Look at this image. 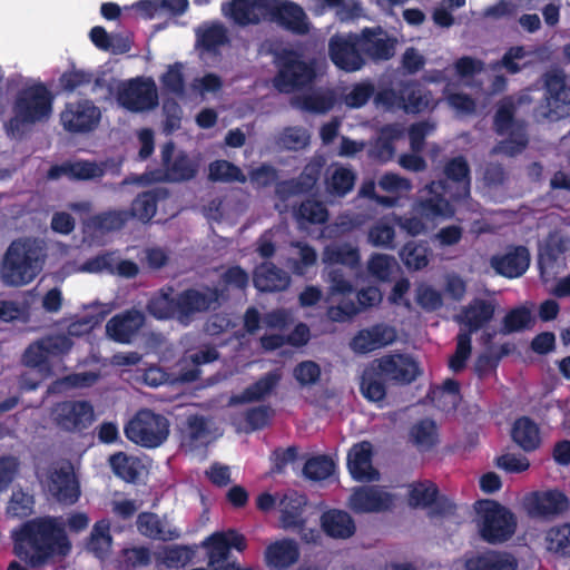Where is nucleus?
Returning a JSON list of instances; mask_svg holds the SVG:
<instances>
[{
	"label": "nucleus",
	"instance_id": "7ed1b4c3",
	"mask_svg": "<svg viewBox=\"0 0 570 570\" xmlns=\"http://www.w3.org/2000/svg\"><path fill=\"white\" fill-rule=\"evenodd\" d=\"M277 72L274 87L282 94H292L312 87L317 78V61L306 59L302 50L284 47L274 52Z\"/></svg>",
	"mask_w": 570,
	"mask_h": 570
},
{
	"label": "nucleus",
	"instance_id": "473e14b6",
	"mask_svg": "<svg viewBox=\"0 0 570 570\" xmlns=\"http://www.w3.org/2000/svg\"><path fill=\"white\" fill-rule=\"evenodd\" d=\"M168 191L165 188H154L139 193L127 209L129 219H137L144 224L149 223L156 215L160 200L166 199Z\"/></svg>",
	"mask_w": 570,
	"mask_h": 570
},
{
	"label": "nucleus",
	"instance_id": "dca6fc26",
	"mask_svg": "<svg viewBox=\"0 0 570 570\" xmlns=\"http://www.w3.org/2000/svg\"><path fill=\"white\" fill-rule=\"evenodd\" d=\"M46 485L51 495L62 503L73 504L80 497L79 483L69 461L49 466Z\"/></svg>",
	"mask_w": 570,
	"mask_h": 570
},
{
	"label": "nucleus",
	"instance_id": "4468645a",
	"mask_svg": "<svg viewBox=\"0 0 570 570\" xmlns=\"http://www.w3.org/2000/svg\"><path fill=\"white\" fill-rule=\"evenodd\" d=\"M101 118L100 109L89 99L67 102L60 114L63 128L72 134L92 131Z\"/></svg>",
	"mask_w": 570,
	"mask_h": 570
},
{
	"label": "nucleus",
	"instance_id": "c85d7f7f",
	"mask_svg": "<svg viewBox=\"0 0 570 570\" xmlns=\"http://www.w3.org/2000/svg\"><path fill=\"white\" fill-rule=\"evenodd\" d=\"M357 40L361 46L363 57L374 61L389 60L394 56L395 40L387 37L381 27L376 29L365 28Z\"/></svg>",
	"mask_w": 570,
	"mask_h": 570
},
{
	"label": "nucleus",
	"instance_id": "a18cd8bd",
	"mask_svg": "<svg viewBox=\"0 0 570 570\" xmlns=\"http://www.w3.org/2000/svg\"><path fill=\"white\" fill-rule=\"evenodd\" d=\"M99 376L94 372L71 373L55 380L48 387V393L60 394L73 389L92 386Z\"/></svg>",
	"mask_w": 570,
	"mask_h": 570
},
{
	"label": "nucleus",
	"instance_id": "5701e85b",
	"mask_svg": "<svg viewBox=\"0 0 570 570\" xmlns=\"http://www.w3.org/2000/svg\"><path fill=\"white\" fill-rule=\"evenodd\" d=\"M269 0H230L223 2L222 12L236 24L246 27L266 20Z\"/></svg>",
	"mask_w": 570,
	"mask_h": 570
},
{
	"label": "nucleus",
	"instance_id": "09e8293b",
	"mask_svg": "<svg viewBox=\"0 0 570 570\" xmlns=\"http://www.w3.org/2000/svg\"><path fill=\"white\" fill-rule=\"evenodd\" d=\"M248 284L249 275L243 267L239 265L227 267L219 276V285L222 286L219 289L223 291L220 299H226L228 297L226 292L230 289L244 292Z\"/></svg>",
	"mask_w": 570,
	"mask_h": 570
},
{
	"label": "nucleus",
	"instance_id": "69168bd1",
	"mask_svg": "<svg viewBox=\"0 0 570 570\" xmlns=\"http://www.w3.org/2000/svg\"><path fill=\"white\" fill-rule=\"evenodd\" d=\"M394 238V227L383 222H377L368 230V242L375 247L393 249Z\"/></svg>",
	"mask_w": 570,
	"mask_h": 570
},
{
	"label": "nucleus",
	"instance_id": "5fc2aeb1",
	"mask_svg": "<svg viewBox=\"0 0 570 570\" xmlns=\"http://www.w3.org/2000/svg\"><path fill=\"white\" fill-rule=\"evenodd\" d=\"M335 471V463L328 455H316L308 459L303 468V474L312 481L328 479Z\"/></svg>",
	"mask_w": 570,
	"mask_h": 570
},
{
	"label": "nucleus",
	"instance_id": "6e6d98bb",
	"mask_svg": "<svg viewBox=\"0 0 570 570\" xmlns=\"http://www.w3.org/2000/svg\"><path fill=\"white\" fill-rule=\"evenodd\" d=\"M508 137L499 144V150L507 156L521 154L529 144L525 125L520 122L507 132Z\"/></svg>",
	"mask_w": 570,
	"mask_h": 570
},
{
	"label": "nucleus",
	"instance_id": "f03ea898",
	"mask_svg": "<svg viewBox=\"0 0 570 570\" xmlns=\"http://www.w3.org/2000/svg\"><path fill=\"white\" fill-rule=\"evenodd\" d=\"M222 296L217 286H205L202 291L190 287L176 295L161 293L148 302L147 311L157 320H175L188 326L197 314L217 309Z\"/></svg>",
	"mask_w": 570,
	"mask_h": 570
},
{
	"label": "nucleus",
	"instance_id": "6ab92c4d",
	"mask_svg": "<svg viewBox=\"0 0 570 570\" xmlns=\"http://www.w3.org/2000/svg\"><path fill=\"white\" fill-rule=\"evenodd\" d=\"M524 508L531 517L553 518L569 510L570 500L558 489L534 491L524 498Z\"/></svg>",
	"mask_w": 570,
	"mask_h": 570
},
{
	"label": "nucleus",
	"instance_id": "f704fd0d",
	"mask_svg": "<svg viewBox=\"0 0 570 570\" xmlns=\"http://www.w3.org/2000/svg\"><path fill=\"white\" fill-rule=\"evenodd\" d=\"M253 282L259 292H281L288 287L289 276L275 264L264 262L255 268Z\"/></svg>",
	"mask_w": 570,
	"mask_h": 570
},
{
	"label": "nucleus",
	"instance_id": "c03bdc74",
	"mask_svg": "<svg viewBox=\"0 0 570 570\" xmlns=\"http://www.w3.org/2000/svg\"><path fill=\"white\" fill-rule=\"evenodd\" d=\"M410 441L420 451H430L439 442L436 424L431 419H423L413 424L409 432Z\"/></svg>",
	"mask_w": 570,
	"mask_h": 570
},
{
	"label": "nucleus",
	"instance_id": "e433bc0d",
	"mask_svg": "<svg viewBox=\"0 0 570 570\" xmlns=\"http://www.w3.org/2000/svg\"><path fill=\"white\" fill-rule=\"evenodd\" d=\"M321 527L324 533L333 539H348L356 531L354 519L346 511L338 509L323 512Z\"/></svg>",
	"mask_w": 570,
	"mask_h": 570
},
{
	"label": "nucleus",
	"instance_id": "1a4fd4ad",
	"mask_svg": "<svg viewBox=\"0 0 570 570\" xmlns=\"http://www.w3.org/2000/svg\"><path fill=\"white\" fill-rule=\"evenodd\" d=\"M116 99L119 106L130 112L148 111L158 106L157 88L150 78L136 77L121 82Z\"/></svg>",
	"mask_w": 570,
	"mask_h": 570
},
{
	"label": "nucleus",
	"instance_id": "423d86ee",
	"mask_svg": "<svg viewBox=\"0 0 570 570\" xmlns=\"http://www.w3.org/2000/svg\"><path fill=\"white\" fill-rule=\"evenodd\" d=\"M479 515V533L489 544H500L510 540L515 533L518 520L515 514L494 500H479L475 503Z\"/></svg>",
	"mask_w": 570,
	"mask_h": 570
},
{
	"label": "nucleus",
	"instance_id": "4c0bfd02",
	"mask_svg": "<svg viewBox=\"0 0 570 570\" xmlns=\"http://www.w3.org/2000/svg\"><path fill=\"white\" fill-rule=\"evenodd\" d=\"M307 505V498L305 494L297 491H288L283 495L279 502V522L284 530L294 529L295 525H302L304 518V510Z\"/></svg>",
	"mask_w": 570,
	"mask_h": 570
},
{
	"label": "nucleus",
	"instance_id": "49530a36",
	"mask_svg": "<svg viewBox=\"0 0 570 570\" xmlns=\"http://www.w3.org/2000/svg\"><path fill=\"white\" fill-rule=\"evenodd\" d=\"M547 549L560 557H570V522L551 527L546 533Z\"/></svg>",
	"mask_w": 570,
	"mask_h": 570
},
{
	"label": "nucleus",
	"instance_id": "72a5a7b5",
	"mask_svg": "<svg viewBox=\"0 0 570 570\" xmlns=\"http://www.w3.org/2000/svg\"><path fill=\"white\" fill-rule=\"evenodd\" d=\"M299 559V548L293 539L271 543L265 550V562L274 570H286Z\"/></svg>",
	"mask_w": 570,
	"mask_h": 570
},
{
	"label": "nucleus",
	"instance_id": "338daca9",
	"mask_svg": "<svg viewBox=\"0 0 570 570\" xmlns=\"http://www.w3.org/2000/svg\"><path fill=\"white\" fill-rule=\"evenodd\" d=\"M278 142L287 150H299L305 148L309 142V135L302 127H288L283 130Z\"/></svg>",
	"mask_w": 570,
	"mask_h": 570
},
{
	"label": "nucleus",
	"instance_id": "864d4df0",
	"mask_svg": "<svg viewBox=\"0 0 570 570\" xmlns=\"http://www.w3.org/2000/svg\"><path fill=\"white\" fill-rule=\"evenodd\" d=\"M295 216L301 223L325 224L328 219V210L322 202L308 198L299 204Z\"/></svg>",
	"mask_w": 570,
	"mask_h": 570
},
{
	"label": "nucleus",
	"instance_id": "052dcab7",
	"mask_svg": "<svg viewBox=\"0 0 570 570\" xmlns=\"http://www.w3.org/2000/svg\"><path fill=\"white\" fill-rule=\"evenodd\" d=\"M185 433V441L191 448L204 444L209 433L206 419L198 414L188 416Z\"/></svg>",
	"mask_w": 570,
	"mask_h": 570
},
{
	"label": "nucleus",
	"instance_id": "58836bf2",
	"mask_svg": "<svg viewBox=\"0 0 570 570\" xmlns=\"http://www.w3.org/2000/svg\"><path fill=\"white\" fill-rule=\"evenodd\" d=\"M322 261L327 266L342 265L356 269L361 264V255L358 248L350 243L328 244L323 249Z\"/></svg>",
	"mask_w": 570,
	"mask_h": 570
},
{
	"label": "nucleus",
	"instance_id": "ea45409f",
	"mask_svg": "<svg viewBox=\"0 0 570 570\" xmlns=\"http://www.w3.org/2000/svg\"><path fill=\"white\" fill-rule=\"evenodd\" d=\"M511 438L524 452H533L541 444L540 429L529 416H521L514 421Z\"/></svg>",
	"mask_w": 570,
	"mask_h": 570
},
{
	"label": "nucleus",
	"instance_id": "a19ab883",
	"mask_svg": "<svg viewBox=\"0 0 570 570\" xmlns=\"http://www.w3.org/2000/svg\"><path fill=\"white\" fill-rule=\"evenodd\" d=\"M325 160L323 157L312 158L303 168L297 178L286 183L291 194H305L311 191L321 178Z\"/></svg>",
	"mask_w": 570,
	"mask_h": 570
},
{
	"label": "nucleus",
	"instance_id": "3c124183",
	"mask_svg": "<svg viewBox=\"0 0 570 570\" xmlns=\"http://www.w3.org/2000/svg\"><path fill=\"white\" fill-rule=\"evenodd\" d=\"M163 90L177 97L186 95V81L184 65L179 61L169 65L167 70L159 78Z\"/></svg>",
	"mask_w": 570,
	"mask_h": 570
},
{
	"label": "nucleus",
	"instance_id": "2eb2a0df",
	"mask_svg": "<svg viewBox=\"0 0 570 570\" xmlns=\"http://www.w3.org/2000/svg\"><path fill=\"white\" fill-rule=\"evenodd\" d=\"M266 20L277 23L294 35L309 32V21L304 9L291 0H269Z\"/></svg>",
	"mask_w": 570,
	"mask_h": 570
},
{
	"label": "nucleus",
	"instance_id": "6e6552de",
	"mask_svg": "<svg viewBox=\"0 0 570 570\" xmlns=\"http://www.w3.org/2000/svg\"><path fill=\"white\" fill-rule=\"evenodd\" d=\"M73 346L72 340L65 334L46 335L31 343L22 354V363L30 368H37L47 375L52 373L50 358L62 357Z\"/></svg>",
	"mask_w": 570,
	"mask_h": 570
},
{
	"label": "nucleus",
	"instance_id": "c756f323",
	"mask_svg": "<svg viewBox=\"0 0 570 570\" xmlns=\"http://www.w3.org/2000/svg\"><path fill=\"white\" fill-rule=\"evenodd\" d=\"M518 566L512 553L491 549L472 553L464 561L465 570H517Z\"/></svg>",
	"mask_w": 570,
	"mask_h": 570
},
{
	"label": "nucleus",
	"instance_id": "680f3d73",
	"mask_svg": "<svg viewBox=\"0 0 570 570\" xmlns=\"http://www.w3.org/2000/svg\"><path fill=\"white\" fill-rule=\"evenodd\" d=\"M472 344L469 333H459L456 336V347L454 354L449 360V368L454 373L462 372L471 355Z\"/></svg>",
	"mask_w": 570,
	"mask_h": 570
},
{
	"label": "nucleus",
	"instance_id": "c9c22d12",
	"mask_svg": "<svg viewBox=\"0 0 570 570\" xmlns=\"http://www.w3.org/2000/svg\"><path fill=\"white\" fill-rule=\"evenodd\" d=\"M279 381L281 374L277 371H271L244 389L242 393L232 395L229 403L239 405L263 401L272 394Z\"/></svg>",
	"mask_w": 570,
	"mask_h": 570
},
{
	"label": "nucleus",
	"instance_id": "412c9836",
	"mask_svg": "<svg viewBox=\"0 0 570 570\" xmlns=\"http://www.w3.org/2000/svg\"><path fill=\"white\" fill-rule=\"evenodd\" d=\"M160 158L165 177L168 181L179 183L190 180L197 174L195 163L185 151H176V145L173 140L166 141L161 146Z\"/></svg>",
	"mask_w": 570,
	"mask_h": 570
},
{
	"label": "nucleus",
	"instance_id": "bb28decb",
	"mask_svg": "<svg viewBox=\"0 0 570 570\" xmlns=\"http://www.w3.org/2000/svg\"><path fill=\"white\" fill-rule=\"evenodd\" d=\"M530 265V254L525 246H512L503 254L493 255L490 266L497 274L507 278L522 276Z\"/></svg>",
	"mask_w": 570,
	"mask_h": 570
},
{
	"label": "nucleus",
	"instance_id": "774afa93",
	"mask_svg": "<svg viewBox=\"0 0 570 570\" xmlns=\"http://www.w3.org/2000/svg\"><path fill=\"white\" fill-rule=\"evenodd\" d=\"M335 104L332 94L313 92L302 98V108L314 114H326Z\"/></svg>",
	"mask_w": 570,
	"mask_h": 570
},
{
	"label": "nucleus",
	"instance_id": "f257e3e1",
	"mask_svg": "<svg viewBox=\"0 0 570 570\" xmlns=\"http://www.w3.org/2000/svg\"><path fill=\"white\" fill-rule=\"evenodd\" d=\"M70 551L65 527L55 517L31 519L13 533V553L31 568L42 567L56 557H67Z\"/></svg>",
	"mask_w": 570,
	"mask_h": 570
},
{
	"label": "nucleus",
	"instance_id": "0e129e2a",
	"mask_svg": "<svg viewBox=\"0 0 570 570\" xmlns=\"http://www.w3.org/2000/svg\"><path fill=\"white\" fill-rule=\"evenodd\" d=\"M375 92V86L371 81L355 83L345 95L344 102L348 108L358 109L365 106Z\"/></svg>",
	"mask_w": 570,
	"mask_h": 570
},
{
	"label": "nucleus",
	"instance_id": "4be33fe9",
	"mask_svg": "<svg viewBox=\"0 0 570 570\" xmlns=\"http://www.w3.org/2000/svg\"><path fill=\"white\" fill-rule=\"evenodd\" d=\"M394 505V495L379 485H362L354 489L350 507L356 513L384 512Z\"/></svg>",
	"mask_w": 570,
	"mask_h": 570
},
{
	"label": "nucleus",
	"instance_id": "9d476101",
	"mask_svg": "<svg viewBox=\"0 0 570 570\" xmlns=\"http://www.w3.org/2000/svg\"><path fill=\"white\" fill-rule=\"evenodd\" d=\"M443 178L430 181V187L443 189L453 200H464L470 196L471 168L464 156H455L445 161Z\"/></svg>",
	"mask_w": 570,
	"mask_h": 570
},
{
	"label": "nucleus",
	"instance_id": "2f4dec72",
	"mask_svg": "<svg viewBox=\"0 0 570 570\" xmlns=\"http://www.w3.org/2000/svg\"><path fill=\"white\" fill-rule=\"evenodd\" d=\"M400 109L405 114L416 115L430 108L432 95L419 81L410 80L400 83Z\"/></svg>",
	"mask_w": 570,
	"mask_h": 570
},
{
	"label": "nucleus",
	"instance_id": "603ef678",
	"mask_svg": "<svg viewBox=\"0 0 570 570\" xmlns=\"http://www.w3.org/2000/svg\"><path fill=\"white\" fill-rule=\"evenodd\" d=\"M127 209H114L101 212L91 217V225L100 232L120 230L128 222Z\"/></svg>",
	"mask_w": 570,
	"mask_h": 570
},
{
	"label": "nucleus",
	"instance_id": "cd10ccee",
	"mask_svg": "<svg viewBox=\"0 0 570 570\" xmlns=\"http://www.w3.org/2000/svg\"><path fill=\"white\" fill-rule=\"evenodd\" d=\"M495 309L494 301L475 297L462 308L461 314L456 315L455 320L466 327L465 333L471 336L493 320Z\"/></svg>",
	"mask_w": 570,
	"mask_h": 570
},
{
	"label": "nucleus",
	"instance_id": "7c9ffc66",
	"mask_svg": "<svg viewBox=\"0 0 570 570\" xmlns=\"http://www.w3.org/2000/svg\"><path fill=\"white\" fill-rule=\"evenodd\" d=\"M567 242L564 238L550 235L538 254V267L540 276L547 281L546 276L554 274L566 262Z\"/></svg>",
	"mask_w": 570,
	"mask_h": 570
},
{
	"label": "nucleus",
	"instance_id": "b1692460",
	"mask_svg": "<svg viewBox=\"0 0 570 570\" xmlns=\"http://www.w3.org/2000/svg\"><path fill=\"white\" fill-rule=\"evenodd\" d=\"M395 340V330L392 326L379 323L360 330L353 336L350 346L356 354H368L392 344Z\"/></svg>",
	"mask_w": 570,
	"mask_h": 570
},
{
	"label": "nucleus",
	"instance_id": "37998d69",
	"mask_svg": "<svg viewBox=\"0 0 570 570\" xmlns=\"http://www.w3.org/2000/svg\"><path fill=\"white\" fill-rule=\"evenodd\" d=\"M385 382L387 381L372 363L370 367L364 370L361 376L360 390L362 395L371 402L384 401L386 396Z\"/></svg>",
	"mask_w": 570,
	"mask_h": 570
},
{
	"label": "nucleus",
	"instance_id": "ddd939ff",
	"mask_svg": "<svg viewBox=\"0 0 570 570\" xmlns=\"http://www.w3.org/2000/svg\"><path fill=\"white\" fill-rule=\"evenodd\" d=\"M544 100L548 111L544 116L551 121H557L570 116V88L567 86V77L562 69H552L543 75Z\"/></svg>",
	"mask_w": 570,
	"mask_h": 570
},
{
	"label": "nucleus",
	"instance_id": "4d7b16f0",
	"mask_svg": "<svg viewBox=\"0 0 570 570\" xmlns=\"http://www.w3.org/2000/svg\"><path fill=\"white\" fill-rule=\"evenodd\" d=\"M195 551L187 546L165 547L163 556L157 559L168 569L186 567L194 558Z\"/></svg>",
	"mask_w": 570,
	"mask_h": 570
},
{
	"label": "nucleus",
	"instance_id": "20e7f679",
	"mask_svg": "<svg viewBox=\"0 0 570 570\" xmlns=\"http://www.w3.org/2000/svg\"><path fill=\"white\" fill-rule=\"evenodd\" d=\"M39 250L27 239H14L8 246L0 265L4 285L20 287L31 283L40 273Z\"/></svg>",
	"mask_w": 570,
	"mask_h": 570
},
{
	"label": "nucleus",
	"instance_id": "e2e57ef3",
	"mask_svg": "<svg viewBox=\"0 0 570 570\" xmlns=\"http://www.w3.org/2000/svg\"><path fill=\"white\" fill-rule=\"evenodd\" d=\"M531 323V313L525 307H515L509 311L502 320L501 333L511 334L522 331Z\"/></svg>",
	"mask_w": 570,
	"mask_h": 570
},
{
	"label": "nucleus",
	"instance_id": "39448f33",
	"mask_svg": "<svg viewBox=\"0 0 570 570\" xmlns=\"http://www.w3.org/2000/svg\"><path fill=\"white\" fill-rule=\"evenodd\" d=\"M53 96L42 82L21 89L13 104L14 116L9 119L8 131L12 135L23 132L24 125L46 120L52 112Z\"/></svg>",
	"mask_w": 570,
	"mask_h": 570
},
{
	"label": "nucleus",
	"instance_id": "f3484780",
	"mask_svg": "<svg viewBox=\"0 0 570 570\" xmlns=\"http://www.w3.org/2000/svg\"><path fill=\"white\" fill-rule=\"evenodd\" d=\"M328 56L338 69L347 72L357 71L365 63L357 33L333 36L328 42Z\"/></svg>",
	"mask_w": 570,
	"mask_h": 570
},
{
	"label": "nucleus",
	"instance_id": "aec40b11",
	"mask_svg": "<svg viewBox=\"0 0 570 570\" xmlns=\"http://www.w3.org/2000/svg\"><path fill=\"white\" fill-rule=\"evenodd\" d=\"M387 382L407 385L420 375V368L414 358L407 354H387L373 362Z\"/></svg>",
	"mask_w": 570,
	"mask_h": 570
},
{
	"label": "nucleus",
	"instance_id": "9b49d317",
	"mask_svg": "<svg viewBox=\"0 0 570 570\" xmlns=\"http://www.w3.org/2000/svg\"><path fill=\"white\" fill-rule=\"evenodd\" d=\"M207 549L208 567L212 570H227L236 560L230 559V550L243 552L246 547V538L236 530L215 532L203 542Z\"/></svg>",
	"mask_w": 570,
	"mask_h": 570
},
{
	"label": "nucleus",
	"instance_id": "f8f14e48",
	"mask_svg": "<svg viewBox=\"0 0 570 570\" xmlns=\"http://www.w3.org/2000/svg\"><path fill=\"white\" fill-rule=\"evenodd\" d=\"M51 420L61 431L80 433L94 422V406L88 401H61L52 406Z\"/></svg>",
	"mask_w": 570,
	"mask_h": 570
},
{
	"label": "nucleus",
	"instance_id": "8fccbe9b",
	"mask_svg": "<svg viewBox=\"0 0 570 570\" xmlns=\"http://www.w3.org/2000/svg\"><path fill=\"white\" fill-rule=\"evenodd\" d=\"M208 177L213 181L222 183L237 181L244 184L247 180L238 166L225 159H218L209 164Z\"/></svg>",
	"mask_w": 570,
	"mask_h": 570
},
{
	"label": "nucleus",
	"instance_id": "a211bd4d",
	"mask_svg": "<svg viewBox=\"0 0 570 570\" xmlns=\"http://www.w3.org/2000/svg\"><path fill=\"white\" fill-rule=\"evenodd\" d=\"M421 195L413 204V210L421 218L428 222H434L435 219H448L455 215V208L453 200L445 194L443 189H435L430 187V183L421 190Z\"/></svg>",
	"mask_w": 570,
	"mask_h": 570
},
{
	"label": "nucleus",
	"instance_id": "79ce46f5",
	"mask_svg": "<svg viewBox=\"0 0 570 570\" xmlns=\"http://www.w3.org/2000/svg\"><path fill=\"white\" fill-rule=\"evenodd\" d=\"M136 523L142 535L154 540L171 541L180 535L177 529H165L160 518L154 512L139 513Z\"/></svg>",
	"mask_w": 570,
	"mask_h": 570
},
{
	"label": "nucleus",
	"instance_id": "0eeeda50",
	"mask_svg": "<svg viewBox=\"0 0 570 570\" xmlns=\"http://www.w3.org/2000/svg\"><path fill=\"white\" fill-rule=\"evenodd\" d=\"M169 421L149 409L139 410L125 425L126 438L147 449L160 446L169 435Z\"/></svg>",
	"mask_w": 570,
	"mask_h": 570
},
{
	"label": "nucleus",
	"instance_id": "393cba45",
	"mask_svg": "<svg viewBox=\"0 0 570 570\" xmlns=\"http://www.w3.org/2000/svg\"><path fill=\"white\" fill-rule=\"evenodd\" d=\"M144 324L145 315L131 308L112 316L106 324V333L114 342L130 344Z\"/></svg>",
	"mask_w": 570,
	"mask_h": 570
},
{
	"label": "nucleus",
	"instance_id": "bf43d9fd",
	"mask_svg": "<svg viewBox=\"0 0 570 570\" xmlns=\"http://www.w3.org/2000/svg\"><path fill=\"white\" fill-rule=\"evenodd\" d=\"M33 495L19 489L12 492L7 505V513L12 518L22 519L33 513Z\"/></svg>",
	"mask_w": 570,
	"mask_h": 570
},
{
	"label": "nucleus",
	"instance_id": "13d9d810",
	"mask_svg": "<svg viewBox=\"0 0 570 570\" xmlns=\"http://www.w3.org/2000/svg\"><path fill=\"white\" fill-rule=\"evenodd\" d=\"M515 114V105L511 98L503 99L493 117V127L498 135L503 136L507 135L510 128L515 125H519L520 121H517L514 118Z\"/></svg>",
	"mask_w": 570,
	"mask_h": 570
},
{
	"label": "nucleus",
	"instance_id": "a878e982",
	"mask_svg": "<svg viewBox=\"0 0 570 570\" xmlns=\"http://www.w3.org/2000/svg\"><path fill=\"white\" fill-rule=\"evenodd\" d=\"M373 446L368 441L354 444L347 453V469L358 482L380 480V472L372 464Z\"/></svg>",
	"mask_w": 570,
	"mask_h": 570
},
{
	"label": "nucleus",
	"instance_id": "de8ad7c7",
	"mask_svg": "<svg viewBox=\"0 0 570 570\" xmlns=\"http://www.w3.org/2000/svg\"><path fill=\"white\" fill-rule=\"evenodd\" d=\"M429 247L425 243L410 240L400 250L401 259L409 269L420 271L429 264Z\"/></svg>",
	"mask_w": 570,
	"mask_h": 570
}]
</instances>
